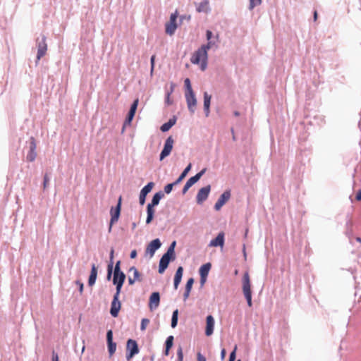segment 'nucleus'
I'll return each instance as SVG.
<instances>
[{"label":"nucleus","mask_w":361,"mask_h":361,"mask_svg":"<svg viewBox=\"0 0 361 361\" xmlns=\"http://www.w3.org/2000/svg\"><path fill=\"white\" fill-rule=\"evenodd\" d=\"M214 43L208 41L206 44L202 45L192 56L190 61L193 64L200 63V69L204 71L207 66V51L212 47Z\"/></svg>","instance_id":"nucleus-1"},{"label":"nucleus","mask_w":361,"mask_h":361,"mask_svg":"<svg viewBox=\"0 0 361 361\" xmlns=\"http://www.w3.org/2000/svg\"><path fill=\"white\" fill-rule=\"evenodd\" d=\"M176 259L175 250H167V252L163 255L159 260V273L162 274L167 269L169 263Z\"/></svg>","instance_id":"nucleus-2"},{"label":"nucleus","mask_w":361,"mask_h":361,"mask_svg":"<svg viewBox=\"0 0 361 361\" xmlns=\"http://www.w3.org/2000/svg\"><path fill=\"white\" fill-rule=\"evenodd\" d=\"M243 291L245 295V298L247 300V305L249 307L252 305V291H251V285L250 281V276L248 272H245L243 277Z\"/></svg>","instance_id":"nucleus-3"},{"label":"nucleus","mask_w":361,"mask_h":361,"mask_svg":"<svg viewBox=\"0 0 361 361\" xmlns=\"http://www.w3.org/2000/svg\"><path fill=\"white\" fill-rule=\"evenodd\" d=\"M36 46L37 47L36 62H38L46 54L47 51V37L44 35H41V37L36 39Z\"/></svg>","instance_id":"nucleus-4"},{"label":"nucleus","mask_w":361,"mask_h":361,"mask_svg":"<svg viewBox=\"0 0 361 361\" xmlns=\"http://www.w3.org/2000/svg\"><path fill=\"white\" fill-rule=\"evenodd\" d=\"M126 360L129 361L135 355L139 353V348L136 341L133 339H128L126 343Z\"/></svg>","instance_id":"nucleus-5"},{"label":"nucleus","mask_w":361,"mask_h":361,"mask_svg":"<svg viewBox=\"0 0 361 361\" xmlns=\"http://www.w3.org/2000/svg\"><path fill=\"white\" fill-rule=\"evenodd\" d=\"M207 171V169L204 168L202 170H201L200 172H198L197 174H195L194 176L190 178L187 182L185 183L183 190H182V194L185 195L187 191L189 190V188L193 185L195 183H196L201 177Z\"/></svg>","instance_id":"nucleus-6"},{"label":"nucleus","mask_w":361,"mask_h":361,"mask_svg":"<svg viewBox=\"0 0 361 361\" xmlns=\"http://www.w3.org/2000/svg\"><path fill=\"white\" fill-rule=\"evenodd\" d=\"M173 143L174 140L172 136H169V137L166 138L164 145V148L159 155L160 161H162L164 158H166L171 154V152L173 149Z\"/></svg>","instance_id":"nucleus-7"},{"label":"nucleus","mask_w":361,"mask_h":361,"mask_svg":"<svg viewBox=\"0 0 361 361\" xmlns=\"http://www.w3.org/2000/svg\"><path fill=\"white\" fill-rule=\"evenodd\" d=\"M120 263H121V262L118 261L116 263V265L114 267V276H113V283L114 284L124 283V281L126 279L125 274L121 271Z\"/></svg>","instance_id":"nucleus-8"},{"label":"nucleus","mask_w":361,"mask_h":361,"mask_svg":"<svg viewBox=\"0 0 361 361\" xmlns=\"http://www.w3.org/2000/svg\"><path fill=\"white\" fill-rule=\"evenodd\" d=\"M185 97L188 111L190 112V114H194L197 106V99L194 92L185 93Z\"/></svg>","instance_id":"nucleus-9"},{"label":"nucleus","mask_w":361,"mask_h":361,"mask_svg":"<svg viewBox=\"0 0 361 361\" xmlns=\"http://www.w3.org/2000/svg\"><path fill=\"white\" fill-rule=\"evenodd\" d=\"M210 190V185H207L198 190L196 196V202L198 204H202L208 198Z\"/></svg>","instance_id":"nucleus-10"},{"label":"nucleus","mask_w":361,"mask_h":361,"mask_svg":"<svg viewBox=\"0 0 361 361\" xmlns=\"http://www.w3.org/2000/svg\"><path fill=\"white\" fill-rule=\"evenodd\" d=\"M121 197L118 198V204L115 207H111V220H110V227L111 228V225L116 222L118 220L121 214Z\"/></svg>","instance_id":"nucleus-11"},{"label":"nucleus","mask_w":361,"mask_h":361,"mask_svg":"<svg viewBox=\"0 0 361 361\" xmlns=\"http://www.w3.org/2000/svg\"><path fill=\"white\" fill-rule=\"evenodd\" d=\"M36 148L37 145L35 139L33 137H31L29 142V152L26 157L27 161L32 162L35 160L37 157Z\"/></svg>","instance_id":"nucleus-12"},{"label":"nucleus","mask_w":361,"mask_h":361,"mask_svg":"<svg viewBox=\"0 0 361 361\" xmlns=\"http://www.w3.org/2000/svg\"><path fill=\"white\" fill-rule=\"evenodd\" d=\"M106 342L109 357H111L116 350V343L113 341V331L109 329L106 332Z\"/></svg>","instance_id":"nucleus-13"},{"label":"nucleus","mask_w":361,"mask_h":361,"mask_svg":"<svg viewBox=\"0 0 361 361\" xmlns=\"http://www.w3.org/2000/svg\"><path fill=\"white\" fill-rule=\"evenodd\" d=\"M154 183L153 182L148 183L145 186H144L140 192L139 196V203L140 205H144L146 200V197L149 192H151Z\"/></svg>","instance_id":"nucleus-14"},{"label":"nucleus","mask_w":361,"mask_h":361,"mask_svg":"<svg viewBox=\"0 0 361 361\" xmlns=\"http://www.w3.org/2000/svg\"><path fill=\"white\" fill-rule=\"evenodd\" d=\"M176 18H177V13H172L170 17V22L166 25V32L168 35H172L174 34L176 28Z\"/></svg>","instance_id":"nucleus-15"},{"label":"nucleus","mask_w":361,"mask_h":361,"mask_svg":"<svg viewBox=\"0 0 361 361\" xmlns=\"http://www.w3.org/2000/svg\"><path fill=\"white\" fill-rule=\"evenodd\" d=\"M231 197L230 190L224 191L214 204V209L219 211Z\"/></svg>","instance_id":"nucleus-16"},{"label":"nucleus","mask_w":361,"mask_h":361,"mask_svg":"<svg viewBox=\"0 0 361 361\" xmlns=\"http://www.w3.org/2000/svg\"><path fill=\"white\" fill-rule=\"evenodd\" d=\"M121 304L119 301V298H117V295H114L110 308L111 315L114 317H116L118 314L119 310H121Z\"/></svg>","instance_id":"nucleus-17"},{"label":"nucleus","mask_w":361,"mask_h":361,"mask_svg":"<svg viewBox=\"0 0 361 361\" xmlns=\"http://www.w3.org/2000/svg\"><path fill=\"white\" fill-rule=\"evenodd\" d=\"M160 302V295L159 292H154L149 297V307L151 310L157 308Z\"/></svg>","instance_id":"nucleus-18"},{"label":"nucleus","mask_w":361,"mask_h":361,"mask_svg":"<svg viewBox=\"0 0 361 361\" xmlns=\"http://www.w3.org/2000/svg\"><path fill=\"white\" fill-rule=\"evenodd\" d=\"M206 329H205V334L207 336H211L214 332V319L212 315H208L206 318Z\"/></svg>","instance_id":"nucleus-19"},{"label":"nucleus","mask_w":361,"mask_h":361,"mask_svg":"<svg viewBox=\"0 0 361 361\" xmlns=\"http://www.w3.org/2000/svg\"><path fill=\"white\" fill-rule=\"evenodd\" d=\"M224 243V233L221 232L218 234V235L213 240H212L208 246L209 247H217L220 246L222 247Z\"/></svg>","instance_id":"nucleus-20"},{"label":"nucleus","mask_w":361,"mask_h":361,"mask_svg":"<svg viewBox=\"0 0 361 361\" xmlns=\"http://www.w3.org/2000/svg\"><path fill=\"white\" fill-rule=\"evenodd\" d=\"M183 268L182 267H178V269H176L173 279V287L175 290H177L178 288V286L183 277Z\"/></svg>","instance_id":"nucleus-21"},{"label":"nucleus","mask_w":361,"mask_h":361,"mask_svg":"<svg viewBox=\"0 0 361 361\" xmlns=\"http://www.w3.org/2000/svg\"><path fill=\"white\" fill-rule=\"evenodd\" d=\"M97 277V267L95 264H92L91 267V271L88 279L89 286H92L95 284Z\"/></svg>","instance_id":"nucleus-22"},{"label":"nucleus","mask_w":361,"mask_h":361,"mask_svg":"<svg viewBox=\"0 0 361 361\" xmlns=\"http://www.w3.org/2000/svg\"><path fill=\"white\" fill-rule=\"evenodd\" d=\"M196 10L198 13H208L210 11L209 2L208 0H203L197 5Z\"/></svg>","instance_id":"nucleus-23"},{"label":"nucleus","mask_w":361,"mask_h":361,"mask_svg":"<svg viewBox=\"0 0 361 361\" xmlns=\"http://www.w3.org/2000/svg\"><path fill=\"white\" fill-rule=\"evenodd\" d=\"M204 111L205 114V116L207 117L209 116L210 110V104H211V99L212 96L209 94L207 92H204Z\"/></svg>","instance_id":"nucleus-24"},{"label":"nucleus","mask_w":361,"mask_h":361,"mask_svg":"<svg viewBox=\"0 0 361 361\" xmlns=\"http://www.w3.org/2000/svg\"><path fill=\"white\" fill-rule=\"evenodd\" d=\"M176 121H177V118L176 116H172V118H171L168 122L164 123L160 129L162 132H167L168 130H169L171 129V128H172L176 123Z\"/></svg>","instance_id":"nucleus-25"},{"label":"nucleus","mask_w":361,"mask_h":361,"mask_svg":"<svg viewBox=\"0 0 361 361\" xmlns=\"http://www.w3.org/2000/svg\"><path fill=\"white\" fill-rule=\"evenodd\" d=\"M154 207H154L149 204H147V219H146L147 224H149L154 219V212H155Z\"/></svg>","instance_id":"nucleus-26"},{"label":"nucleus","mask_w":361,"mask_h":361,"mask_svg":"<svg viewBox=\"0 0 361 361\" xmlns=\"http://www.w3.org/2000/svg\"><path fill=\"white\" fill-rule=\"evenodd\" d=\"M164 197V193L163 191L160 190L157 192H156L153 197H152V199L151 200V202H149V204L154 206V207H156L159 204V202L160 200Z\"/></svg>","instance_id":"nucleus-27"},{"label":"nucleus","mask_w":361,"mask_h":361,"mask_svg":"<svg viewBox=\"0 0 361 361\" xmlns=\"http://www.w3.org/2000/svg\"><path fill=\"white\" fill-rule=\"evenodd\" d=\"M114 253V250H111L110 262H109V263L108 264V267H107L106 279L108 281H109L111 279V276H112L113 264H114V262H113Z\"/></svg>","instance_id":"nucleus-28"},{"label":"nucleus","mask_w":361,"mask_h":361,"mask_svg":"<svg viewBox=\"0 0 361 361\" xmlns=\"http://www.w3.org/2000/svg\"><path fill=\"white\" fill-rule=\"evenodd\" d=\"M212 264L210 262H207L202 265L199 269L200 276H208L209 272L211 269Z\"/></svg>","instance_id":"nucleus-29"},{"label":"nucleus","mask_w":361,"mask_h":361,"mask_svg":"<svg viewBox=\"0 0 361 361\" xmlns=\"http://www.w3.org/2000/svg\"><path fill=\"white\" fill-rule=\"evenodd\" d=\"M192 167V164H189L185 169L183 171V172L180 173L179 177L175 180L178 184H179L187 176V174L189 173Z\"/></svg>","instance_id":"nucleus-30"},{"label":"nucleus","mask_w":361,"mask_h":361,"mask_svg":"<svg viewBox=\"0 0 361 361\" xmlns=\"http://www.w3.org/2000/svg\"><path fill=\"white\" fill-rule=\"evenodd\" d=\"M161 243L159 238L152 240L147 246L146 248H160Z\"/></svg>","instance_id":"nucleus-31"},{"label":"nucleus","mask_w":361,"mask_h":361,"mask_svg":"<svg viewBox=\"0 0 361 361\" xmlns=\"http://www.w3.org/2000/svg\"><path fill=\"white\" fill-rule=\"evenodd\" d=\"M178 310H175L173 312L172 317H171V327L175 328L176 327L178 324Z\"/></svg>","instance_id":"nucleus-32"},{"label":"nucleus","mask_w":361,"mask_h":361,"mask_svg":"<svg viewBox=\"0 0 361 361\" xmlns=\"http://www.w3.org/2000/svg\"><path fill=\"white\" fill-rule=\"evenodd\" d=\"M184 85H185V93H189V92H193L192 86H191V82H190V80L189 78L185 79Z\"/></svg>","instance_id":"nucleus-33"},{"label":"nucleus","mask_w":361,"mask_h":361,"mask_svg":"<svg viewBox=\"0 0 361 361\" xmlns=\"http://www.w3.org/2000/svg\"><path fill=\"white\" fill-rule=\"evenodd\" d=\"M178 185V183L174 181L173 183H169L167 184L166 185H165L164 188V193H166V194H169L171 193V192L173 190V187Z\"/></svg>","instance_id":"nucleus-34"},{"label":"nucleus","mask_w":361,"mask_h":361,"mask_svg":"<svg viewBox=\"0 0 361 361\" xmlns=\"http://www.w3.org/2000/svg\"><path fill=\"white\" fill-rule=\"evenodd\" d=\"M262 4V0H250L249 10H252L255 6Z\"/></svg>","instance_id":"nucleus-35"},{"label":"nucleus","mask_w":361,"mask_h":361,"mask_svg":"<svg viewBox=\"0 0 361 361\" xmlns=\"http://www.w3.org/2000/svg\"><path fill=\"white\" fill-rule=\"evenodd\" d=\"M173 336H168L165 341V347L171 348L173 345Z\"/></svg>","instance_id":"nucleus-36"},{"label":"nucleus","mask_w":361,"mask_h":361,"mask_svg":"<svg viewBox=\"0 0 361 361\" xmlns=\"http://www.w3.org/2000/svg\"><path fill=\"white\" fill-rule=\"evenodd\" d=\"M135 114H134V113H131V112L128 111L127 117L126 118V120L124 121V126L127 125V124H130L131 121H133V119L135 116Z\"/></svg>","instance_id":"nucleus-37"},{"label":"nucleus","mask_w":361,"mask_h":361,"mask_svg":"<svg viewBox=\"0 0 361 361\" xmlns=\"http://www.w3.org/2000/svg\"><path fill=\"white\" fill-rule=\"evenodd\" d=\"M149 319H148L147 318H143L141 320L140 330L145 331L146 329L147 326L149 324Z\"/></svg>","instance_id":"nucleus-38"},{"label":"nucleus","mask_w":361,"mask_h":361,"mask_svg":"<svg viewBox=\"0 0 361 361\" xmlns=\"http://www.w3.org/2000/svg\"><path fill=\"white\" fill-rule=\"evenodd\" d=\"M183 348L180 345L177 349V361H183Z\"/></svg>","instance_id":"nucleus-39"},{"label":"nucleus","mask_w":361,"mask_h":361,"mask_svg":"<svg viewBox=\"0 0 361 361\" xmlns=\"http://www.w3.org/2000/svg\"><path fill=\"white\" fill-rule=\"evenodd\" d=\"M193 283H194V279L190 278L185 284V289H186L187 290L191 291Z\"/></svg>","instance_id":"nucleus-40"},{"label":"nucleus","mask_w":361,"mask_h":361,"mask_svg":"<svg viewBox=\"0 0 361 361\" xmlns=\"http://www.w3.org/2000/svg\"><path fill=\"white\" fill-rule=\"evenodd\" d=\"M138 105V99H135L131 104L129 112L135 114Z\"/></svg>","instance_id":"nucleus-41"},{"label":"nucleus","mask_w":361,"mask_h":361,"mask_svg":"<svg viewBox=\"0 0 361 361\" xmlns=\"http://www.w3.org/2000/svg\"><path fill=\"white\" fill-rule=\"evenodd\" d=\"M130 271H133L134 279L135 281H140V279H139L140 273H139L138 270L135 267H132L130 269Z\"/></svg>","instance_id":"nucleus-42"},{"label":"nucleus","mask_w":361,"mask_h":361,"mask_svg":"<svg viewBox=\"0 0 361 361\" xmlns=\"http://www.w3.org/2000/svg\"><path fill=\"white\" fill-rule=\"evenodd\" d=\"M43 179H44L43 180V189L46 190L47 186H48L49 182L50 180V178H49V177L47 173H45L44 175V178Z\"/></svg>","instance_id":"nucleus-43"},{"label":"nucleus","mask_w":361,"mask_h":361,"mask_svg":"<svg viewBox=\"0 0 361 361\" xmlns=\"http://www.w3.org/2000/svg\"><path fill=\"white\" fill-rule=\"evenodd\" d=\"M114 285L116 286V293L114 295H117V298H119L123 283H117V284H114Z\"/></svg>","instance_id":"nucleus-44"},{"label":"nucleus","mask_w":361,"mask_h":361,"mask_svg":"<svg viewBox=\"0 0 361 361\" xmlns=\"http://www.w3.org/2000/svg\"><path fill=\"white\" fill-rule=\"evenodd\" d=\"M75 283L78 286L79 291H80V294H82L83 292V288H84L83 283H82L80 281L78 280L75 281Z\"/></svg>","instance_id":"nucleus-45"},{"label":"nucleus","mask_w":361,"mask_h":361,"mask_svg":"<svg viewBox=\"0 0 361 361\" xmlns=\"http://www.w3.org/2000/svg\"><path fill=\"white\" fill-rule=\"evenodd\" d=\"M236 348H237V347L235 346L234 350L230 353L228 361H235Z\"/></svg>","instance_id":"nucleus-46"},{"label":"nucleus","mask_w":361,"mask_h":361,"mask_svg":"<svg viewBox=\"0 0 361 361\" xmlns=\"http://www.w3.org/2000/svg\"><path fill=\"white\" fill-rule=\"evenodd\" d=\"M170 95H171V92H166V99H165V102L168 104V105H170L172 104V102L171 101L170 99Z\"/></svg>","instance_id":"nucleus-47"},{"label":"nucleus","mask_w":361,"mask_h":361,"mask_svg":"<svg viewBox=\"0 0 361 361\" xmlns=\"http://www.w3.org/2000/svg\"><path fill=\"white\" fill-rule=\"evenodd\" d=\"M197 361H206L205 357L203 355H202V353L200 352L197 353Z\"/></svg>","instance_id":"nucleus-48"},{"label":"nucleus","mask_w":361,"mask_h":361,"mask_svg":"<svg viewBox=\"0 0 361 361\" xmlns=\"http://www.w3.org/2000/svg\"><path fill=\"white\" fill-rule=\"evenodd\" d=\"M190 293V290H187L186 289H185V292L183 293V300L184 301H186L188 300V298H189Z\"/></svg>","instance_id":"nucleus-49"},{"label":"nucleus","mask_w":361,"mask_h":361,"mask_svg":"<svg viewBox=\"0 0 361 361\" xmlns=\"http://www.w3.org/2000/svg\"><path fill=\"white\" fill-rule=\"evenodd\" d=\"M154 60H155V56L153 55L151 56L150 59V63H151V71H153L154 67Z\"/></svg>","instance_id":"nucleus-50"},{"label":"nucleus","mask_w":361,"mask_h":361,"mask_svg":"<svg viewBox=\"0 0 361 361\" xmlns=\"http://www.w3.org/2000/svg\"><path fill=\"white\" fill-rule=\"evenodd\" d=\"M206 37L208 41H211V38L212 37V32L210 30H207Z\"/></svg>","instance_id":"nucleus-51"},{"label":"nucleus","mask_w":361,"mask_h":361,"mask_svg":"<svg viewBox=\"0 0 361 361\" xmlns=\"http://www.w3.org/2000/svg\"><path fill=\"white\" fill-rule=\"evenodd\" d=\"M207 279V276H200V284L202 286H203L204 285V283H206Z\"/></svg>","instance_id":"nucleus-52"},{"label":"nucleus","mask_w":361,"mask_h":361,"mask_svg":"<svg viewBox=\"0 0 361 361\" xmlns=\"http://www.w3.org/2000/svg\"><path fill=\"white\" fill-rule=\"evenodd\" d=\"M52 361H59V356L54 351L52 352Z\"/></svg>","instance_id":"nucleus-53"},{"label":"nucleus","mask_w":361,"mask_h":361,"mask_svg":"<svg viewBox=\"0 0 361 361\" xmlns=\"http://www.w3.org/2000/svg\"><path fill=\"white\" fill-rule=\"evenodd\" d=\"M355 199L357 201H360L361 200V190H358V192H357L356 196H355Z\"/></svg>","instance_id":"nucleus-54"},{"label":"nucleus","mask_w":361,"mask_h":361,"mask_svg":"<svg viewBox=\"0 0 361 361\" xmlns=\"http://www.w3.org/2000/svg\"><path fill=\"white\" fill-rule=\"evenodd\" d=\"M136 256H137V251H136V250H133L131 253H130V258L133 259Z\"/></svg>","instance_id":"nucleus-55"},{"label":"nucleus","mask_w":361,"mask_h":361,"mask_svg":"<svg viewBox=\"0 0 361 361\" xmlns=\"http://www.w3.org/2000/svg\"><path fill=\"white\" fill-rule=\"evenodd\" d=\"M226 350L224 348H223L221 351V360H224L225 358V356H226Z\"/></svg>","instance_id":"nucleus-56"},{"label":"nucleus","mask_w":361,"mask_h":361,"mask_svg":"<svg viewBox=\"0 0 361 361\" xmlns=\"http://www.w3.org/2000/svg\"><path fill=\"white\" fill-rule=\"evenodd\" d=\"M176 246V241L173 240L170 245L168 247V248H175Z\"/></svg>","instance_id":"nucleus-57"},{"label":"nucleus","mask_w":361,"mask_h":361,"mask_svg":"<svg viewBox=\"0 0 361 361\" xmlns=\"http://www.w3.org/2000/svg\"><path fill=\"white\" fill-rule=\"evenodd\" d=\"M170 349H171V348H166V347H165V350H164V355H166V356L169 355Z\"/></svg>","instance_id":"nucleus-58"},{"label":"nucleus","mask_w":361,"mask_h":361,"mask_svg":"<svg viewBox=\"0 0 361 361\" xmlns=\"http://www.w3.org/2000/svg\"><path fill=\"white\" fill-rule=\"evenodd\" d=\"M135 280L134 279L128 278V283L130 285H133L135 283Z\"/></svg>","instance_id":"nucleus-59"},{"label":"nucleus","mask_w":361,"mask_h":361,"mask_svg":"<svg viewBox=\"0 0 361 361\" xmlns=\"http://www.w3.org/2000/svg\"><path fill=\"white\" fill-rule=\"evenodd\" d=\"M174 87H175V85L173 83H171L170 90L168 91L167 92H171V94L173 92Z\"/></svg>","instance_id":"nucleus-60"},{"label":"nucleus","mask_w":361,"mask_h":361,"mask_svg":"<svg viewBox=\"0 0 361 361\" xmlns=\"http://www.w3.org/2000/svg\"><path fill=\"white\" fill-rule=\"evenodd\" d=\"M149 254L151 255V256L154 255L155 252L157 251V250H147Z\"/></svg>","instance_id":"nucleus-61"},{"label":"nucleus","mask_w":361,"mask_h":361,"mask_svg":"<svg viewBox=\"0 0 361 361\" xmlns=\"http://www.w3.org/2000/svg\"><path fill=\"white\" fill-rule=\"evenodd\" d=\"M183 18L187 19L188 20H189L190 19V16H188V17H186L185 16H180V20H183Z\"/></svg>","instance_id":"nucleus-62"},{"label":"nucleus","mask_w":361,"mask_h":361,"mask_svg":"<svg viewBox=\"0 0 361 361\" xmlns=\"http://www.w3.org/2000/svg\"><path fill=\"white\" fill-rule=\"evenodd\" d=\"M240 112H239V111H235L233 112V115H234L235 116H240Z\"/></svg>","instance_id":"nucleus-63"},{"label":"nucleus","mask_w":361,"mask_h":361,"mask_svg":"<svg viewBox=\"0 0 361 361\" xmlns=\"http://www.w3.org/2000/svg\"><path fill=\"white\" fill-rule=\"evenodd\" d=\"M317 11H315L314 12V20H317Z\"/></svg>","instance_id":"nucleus-64"}]
</instances>
